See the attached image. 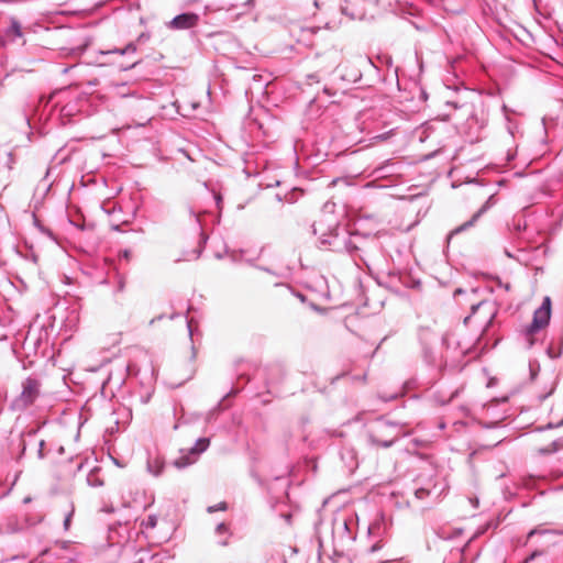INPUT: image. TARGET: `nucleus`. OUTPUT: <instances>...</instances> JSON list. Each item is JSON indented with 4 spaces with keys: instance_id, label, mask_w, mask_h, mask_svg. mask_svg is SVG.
<instances>
[{
    "instance_id": "nucleus-1",
    "label": "nucleus",
    "mask_w": 563,
    "mask_h": 563,
    "mask_svg": "<svg viewBox=\"0 0 563 563\" xmlns=\"http://www.w3.org/2000/svg\"><path fill=\"white\" fill-rule=\"evenodd\" d=\"M409 433L406 423L387 420L384 417L373 421L367 429L371 444L384 449L390 448L400 438L407 437Z\"/></svg>"
},
{
    "instance_id": "nucleus-2",
    "label": "nucleus",
    "mask_w": 563,
    "mask_h": 563,
    "mask_svg": "<svg viewBox=\"0 0 563 563\" xmlns=\"http://www.w3.org/2000/svg\"><path fill=\"white\" fill-rule=\"evenodd\" d=\"M377 244L374 238L353 233L345 240L344 247L355 262L360 260L368 266L369 253L377 249Z\"/></svg>"
},
{
    "instance_id": "nucleus-3",
    "label": "nucleus",
    "mask_w": 563,
    "mask_h": 563,
    "mask_svg": "<svg viewBox=\"0 0 563 563\" xmlns=\"http://www.w3.org/2000/svg\"><path fill=\"white\" fill-rule=\"evenodd\" d=\"M355 520L352 516H338L333 519L332 537L334 543L344 549L350 545L356 538L354 530Z\"/></svg>"
},
{
    "instance_id": "nucleus-4",
    "label": "nucleus",
    "mask_w": 563,
    "mask_h": 563,
    "mask_svg": "<svg viewBox=\"0 0 563 563\" xmlns=\"http://www.w3.org/2000/svg\"><path fill=\"white\" fill-rule=\"evenodd\" d=\"M41 382L34 377H27L22 383L21 394L11 402L12 410L23 411L34 404L41 393Z\"/></svg>"
},
{
    "instance_id": "nucleus-5",
    "label": "nucleus",
    "mask_w": 563,
    "mask_h": 563,
    "mask_svg": "<svg viewBox=\"0 0 563 563\" xmlns=\"http://www.w3.org/2000/svg\"><path fill=\"white\" fill-rule=\"evenodd\" d=\"M551 318V299L545 297L541 306L534 311L532 322L526 329L527 338H530L533 333L538 332L542 328L549 324ZM529 340V347L533 344V341Z\"/></svg>"
},
{
    "instance_id": "nucleus-6",
    "label": "nucleus",
    "mask_w": 563,
    "mask_h": 563,
    "mask_svg": "<svg viewBox=\"0 0 563 563\" xmlns=\"http://www.w3.org/2000/svg\"><path fill=\"white\" fill-rule=\"evenodd\" d=\"M444 489L443 485H438L430 479L424 486L416 488L415 499L419 501L426 500L429 507L439 503Z\"/></svg>"
},
{
    "instance_id": "nucleus-7",
    "label": "nucleus",
    "mask_w": 563,
    "mask_h": 563,
    "mask_svg": "<svg viewBox=\"0 0 563 563\" xmlns=\"http://www.w3.org/2000/svg\"><path fill=\"white\" fill-rule=\"evenodd\" d=\"M209 439L208 438H199L195 445L190 449L189 454L190 455H183L174 461V465L177 468H184L190 464H192L196 461V457L205 452L209 446Z\"/></svg>"
},
{
    "instance_id": "nucleus-8",
    "label": "nucleus",
    "mask_w": 563,
    "mask_h": 563,
    "mask_svg": "<svg viewBox=\"0 0 563 563\" xmlns=\"http://www.w3.org/2000/svg\"><path fill=\"white\" fill-rule=\"evenodd\" d=\"M199 15L192 12L181 13L172 19L168 26L174 30H187L196 26Z\"/></svg>"
},
{
    "instance_id": "nucleus-9",
    "label": "nucleus",
    "mask_w": 563,
    "mask_h": 563,
    "mask_svg": "<svg viewBox=\"0 0 563 563\" xmlns=\"http://www.w3.org/2000/svg\"><path fill=\"white\" fill-rule=\"evenodd\" d=\"M390 522L384 514H378L373 522L368 526V533L375 538L387 534Z\"/></svg>"
},
{
    "instance_id": "nucleus-10",
    "label": "nucleus",
    "mask_w": 563,
    "mask_h": 563,
    "mask_svg": "<svg viewBox=\"0 0 563 563\" xmlns=\"http://www.w3.org/2000/svg\"><path fill=\"white\" fill-rule=\"evenodd\" d=\"M493 205H495V197L492 195L486 202L482 206V208L471 218V220L464 222L460 227L455 228L451 233L450 236L457 234L460 232H463L471 227L474 225V223L478 220V218L486 212Z\"/></svg>"
},
{
    "instance_id": "nucleus-11",
    "label": "nucleus",
    "mask_w": 563,
    "mask_h": 563,
    "mask_svg": "<svg viewBox=\"0 0 563 563\" xmlns=\"http://www.w3.org/2000/svg\"><path fill=\"white\" fill-rule=\"evenodd\" d=\"M313 233L320 234L319 241L322 245H332V240L336 238L335 229H331L329 233H325L323 230V224L321 222L314 223L312 225Z\"/></svg>"
},
{
    "instance_id": "nucleus-12",
    "label": "nucleus",
    "mask_w": 563,
    "mask_h": 563,
    "mask_svg": "<svg viewBox=\"0 0 563 563\" xmlns=\"http://www.w3.org/2000/svg\"><path fill=\"white\" fill-rule=\"evenodd\" d=\"M164 467H165V463L161 456L150 455L147 457L146 468H147L148 473H151L152 475L159 476L163 473Z\"/></svg>"
},
{
    "instance_id": "nucleus-13",
    "label": "nucleus",
    "mask_w": 563,
    "mask_h": 563,
    "mask_svg": "<svg viewBox=\"0 0 563 563\" xmlns=\"http://www.w3.org/2000/svg\"><path fill=\"white\" fill-rule=\"evenodd\" d=\"M38 431V428L37 429H29L26 431H23L21 433V442H20V453L18 455V460L22 459L24 455H25V452H26V439L30 438H34L36 435Z\"/></svg>"
},
{
    "instance_id": "nucleus-14",
    "label": "nucleus",
    "mask_w": 563,
    "mask_h": 563,
    "mask_svg": "<svg viewBox=\"0 0 563 563\" xmlns=\"http://www.w3.org/2000/svg\"><path fill=\"white\" fill-rule=\"evenodd\" d=\"M136 45L134 43H129L123 48H114V49H108V51H100V55H110V54H119V55H126V54H134L136 53Z\"/></svg>"
},
{
    "instance_id": "nucleus-15",
    "label": "nucleus",
    "mask_w": 563,
    "mask_h": 563,
    "mask_svg": "<svg viewBox=\"0 0 563 563\" xmlns=\"http://www.w3.org/2000/svg\"><path fill=\"white\" fill-rule=\"evenodd\" d=\"M561 532L555 529H548L543 526H538L531 529L527 534V541L531 540L536 536H548V534H560Z\"/></svg>"
},
{
    "instance_id": "nucleus-16",
    "label": "nucleus",
    "mask_w": 563,
    "mask_h": 563,
    "mask_svg": "<svg viewBox=\"0 0 563 563\" xmlns=\"http://www.w3.org/2000/svg\"><path fill=\"white\" fill-rule=\"evenodd\" d=\"M8 35H14L15 37L22 36V26L15 18L10 19V25L7 29Z\"/></svg>"
},
{
    "instance_id": "nucleus-17",
    "label": "nucleus",
    "mask_w": 563,
    "mask_h": 563,
    "mask_svg": "<svg viewBox=\"0 0 563 563\" xmlns=\"http://www.w3.org/2000/svg\"><path fill=\"white\" fill-rule=\"evenodd\" d=\"M560 448H561L560 442L553 441L550 444H548L547 446L540 448L539 453L542 455L552 454V453L558 452L560 450Z\"/></svg>"
},
{
    "instance_id": "nucleus-18",
    "label": "nucleus",
    "mask_w": 563,
    "mask_h": 563,
    "mask_svg": "<svg viewBox=\"0 0 563 563\" xmlns=\"http://www.w3.org/2000/svg\"><path fill=\"white\" fill-rule=\"evenodd\" d=\"M87 483L91 487H99L103 485L102 479H100L96 472H90L87 476Z\"/></svg>"
},
{
    "instance_id": "nucleus-19",
    "label": "nucleus",
    "mask_w": 563,
    "mask_h": 563,
    "mask_svg": "<svg viewBox=\"0 0 563 563\" xmlns=\"http://www.w3.org/2000/svg\"><path fill=\"white\" fill-rule=\"evenodd\" d=\"M157 516L156 515H150L143 522L142 527L145 529H154L157 526Z\"/></svg>"
},
{
    "instance_id": "nucleus-20",
    "label": "nucleus",
    "mask_w": 563,
    "mask_h": 563,
    "mask_svg": "<svg viewBox=\"0 0 563 563\" xmlns=\"http://www.w3.org/2000/svg\"><path fill=\"white\" fill-rule=\"evenodd\" d=\"M227 508H228L227 503L221 501V503H219V504H217V505L209 506V507L207 508V511H208L209 514H213V512H216V511H224V510H227Z\"/></svg>"
},
{
    "instance_id": "nucleus-21",
    "label": "nucleus",
    "mask_w": 563,
    "mask_h": 563,
    "mask_svg": "<svg viewBox=\"0 0 563 563\" xmlns=\"http://www.w3.org/2000/svg\"><path fill=\"white\" fill-rule=\"evenodd\" d=\"M46 442L44 440H41L38 442V449H37V459L43 460L46 457L47 452L45 451Z\"/></svg>"
},
{
    "instance_id": "nucleus-22",
    "label": "nucleus",
    "mask_w": 563,
    "mask_h": 563,
    "mask_svg": "<svg viewBox=\"0 0 563 563\" xmlns=\"http://www.w3.org/2000/svg\"><path fill=\"white\" fill-rule=\"evenodd\" d=\"M216 534H217V536H222V534H227V536H229V534H230L229 527H228L224 522H220V523L216 527Z\"/></svg>"
},
{
    "instance_id": "nucleus-23",
    "label": "nucleus",
    "mask_w": 563,
    "mask_h": 563,
    "mask_svg": "<svg viewBox=\"0 0 563 563\" xmlns=\"http://www.w3.org/2000/svg\"><path fill=\"white\" fill-rule=\"evenodd\" d=\"M544 554L543 550H534L529 556H527L521 563H530L534 559L542 556Z\"/></svg>"
},
{
    "instance_id": "nucleus-24",
    "label": "nucleus",
    "mask_w": 563,
    "mask_h": 563,
    "mask_svg": "<svg viewBox=\"0 0 563 563\" xmlns=\"http://www.w3.org/2000/svg\"><path fill=\"white\" fill-rule=\"evenodd\" d=\"M125 88H126L125 84L117 85L115 86L117 95L122 96V97L131 95L130 92H125Z\"/></svg>"
},
{
    "instance_id": "nucleus-25",
    "label": "nucleus",
    "mask_w": 563,
    "mask_h": 563,
    "mask_svg": "<svg viewBox=\"0 0 563 563\" xmlns=\"http://www.w3.org/2000/svg\"><path fill=\"white\" fill-rule=\"evenodd\" d=\"M73 515H74V508H71V510L66 515V517L64 519V528H65V530L69 529Z\"/></svg>"
},
{
    "instance_id": "nucleus-26",
    "label": "nucleus",
    "mask_w": 563,
    "mask_h": 563,
    "mask_svg": "<svg viewBox=\"0 0 563 563\" xmlns=\"http://www.w3.org/2000/svg\"><path fill=\"white\" fill-rule=\"evenodd\" d=\"M341 11H342V13H343V14H345V15L350 16L351 19H356V18H358V15H356L355 13L350 12V11H349V9H347V7H341Z\"/></svg>"
},
{
    "instance_id": "nucleus-27",
    "label": "nucleus",
    "mask_w": 563,
    "mask_h": 563,
    "mask_svg": "<svg viewBox=\"0 0 563 563\" xmlns=\"http://www.w3.org/2000/svg\"><path fill=\"white\" fill-rule=\"evenodd\" d=\"M124 287H125V280L123 277L120 276L119 280H118L117 291H123Z\"/></svg>"
},
{
    "instance_id": "nucleus-28",
    "label": "nucleus",
    "mask_w": 563,
    "mask_h": 563,
    "mask_svg": "<svg viewBox=\"0 0 563 563\" xmlns=\"http://www.w3.org/2000/svg\"><path fill=\"white\" fill-rule=\"evenodd\" d=\"M201 254V250L197 249V250H194L190 254L189 257H187V260H197Z\"/></svg>"
},
{
    "instance_id": "nucleus-29",
    "label": "nucleus",
    "mask_w": 563,
    "mask_h": 563,
    "mask_svg": "<svg viewBox=\"0 0 563 563\" xmlns=\"http://www.w3.org/2000/svg\"><path fill=\"white\" fill-rule=\"evenodd\" d=\"M379 398L383 400V401H390V400H394L397 398V394H393V395H389V396H380L379 395Z\"/></svg>"
},
{
    "instance_id": "nucleus-30",
    "label": "nucleus",
    "mask_w": 563,
    "mask_h": 563,
    "mask_svg": "<svg viewBox=\"0 0 563 563\" xmlns=\"http://www.w3.org/2000/svg\"><path fill=\"white\" fill-rule=\"evenodd\" d=\"M483 305H485V302H484V301H481V302H478V303H476V305H473V306H472V313H473V314H474V313H476V311H477V310L479 309V307H482Z\"/></svg>"
},
{
    "instance_id": "nucleus-31",
    "label": "nucleus",
    "mask_w": 563,
    "mask_h": 563,
    "mask_svg": "<svg viewBox=\"0 0 563 563\" xmlns=\"http://www.w3.org/2000/svg\"><path fill=\"white\" fill-rule=\"evenodd\" d=\"M561 426H563V419H562V420H560V421H559L558 423H555V424H553V423H549V424L547 426V429L559 428V427H561Z\"/></svg>"
},
{
    "instance_id": "nucleus-32",
    "label": "nucleus",
    "mask_w": 563,
    "mask_h": 563,
    "mask_svg": "<svg viewBox=\"0 0 563 563\" xmlns=\"http://www.w3.org/2000/svg\"><path fill=\"white\" fill-rule=\"evenodd\" d=\"M56 452L58 455H63L65 453V449L63 445H59L57 449H56Z\"/></svg>"
},
{
    "instance_id": "nucleus-33",
    "label": "nucleus",
    "mask_w": 563,
    "mask_h": 563,
    "mask_svg": "<svg viewBox=\"0 0 563 563\" xmlns=\"http://www.w3.org/2000/svg\"><path fill=\"white\" fill-rule=\"evenodd\" d=\"M137 64H139V62H134V63H132V64H130V65H128V66L123 67V69H124V70L131 69V68L135 67Z\"/></svg>"
},
{
    "instance_id": "nucleus-34",
    "label": "nucleus",
    "mask_w": 563,
    "mask_h": 563,
    "mask_svg": "<svg viewBox=\"0 0 563 563\" xmlns=\"http://www.w3.org/2000/svg\"><path fill=\"white\" fill-rule=\"evenodd\" d=\"M460 410L463 412L464 416H468V409L465 406H461Z\"/></svg>"
},
{
    "instance_id": "nucleus-35",
    "label": "nucleus",
    "mask_w": 563,
    "mask_h": 563,
    "mask_svg": "<svg viewBox=\"0 0 563 563\" xmlns=\"http://www.w3.org/2000/svg\"><path fill=\"white\" fill-rule=\"evenodd\" d=\"M228 543H229V542H228V538L222 539V540H219V544H220V545H222V547L228 545Z\"/></svg>"
},
{
    "instance_id": "nucleus-36",
    "label": "nucleus",
    "mask_w": 563,
    "mask_h": 563,
    "mask_svg": "<svg viewBox=\"0 0 563 563\" xmlns=\"http://www.w3.org/2000/svg\"><path fill=\"white\" fill-rule=\"evenodd\" d=\"M187 327H188V330H189V334L191 335V334H192V331H191V321H188V322H187Z\"/></svg>"
},
{
    "instance_id": "nucleus-37",
    "label": "nucleus",
    "mask_w": 563,
    "mask_h": 563,
    "mask_svg": "<svg viewBox=\"0 0 563 563\" xmlns=\"http://www.w3.org/2000/svg\"><path fill=\"white\" fill-rule=\"evenodd\" d=\"M500 286H503L506 290H509L510 289V285L509 284H505L503 285L501 283H499Z\"/></svg>"
},
{
    "instance_id": "nucleus-38",
    "label": "nucleus",
    "mask_w": 563,
    "mask_h": 563,
    "mask_svg": "<svg viewBox=\"0 0 563 563\" xmlns=\"http://www.w3.org/2000/svg\"><path fill=\"white\" fill-rule=\"evenodd\" d=\"M444 428H445V422H443V421H442V422H440V423H439V429L443 430Z\"/></svg>"
},
{
    "instance_id": "nucleus-39",
    "label": "nucleus",
    "mask_w": 563,
    "mask_h": 563,
    "mask_svg": "<svg viewBox=\"0 0 563 563\" xmlns=\"http://www.w3.org/2000/svg\"><path fill=\"white\" fill-rule=\"evenodd\" d=\"M456 395H457V390H455V391L451 395V397H450L449 401H450L451 399H453Z\"/></svg>"
},
{
    "instance_id": "nucleus-40",
    "label": "nucleus",
    "mask_w": 563,
    "mask_h": 563,
    "mask_svg": "<svg viewBox=\"0 0 563 563\" xmlns=\"http://www.w3.org/2000/svg\"><path fill=\"white\" fill-rule=\"evenodd\" d=\"M276 198L278 201H282V197L279 195H276Z\"/></svg>"
},
{
    "instance_id": "nucleus-41",
    "label": "nucleus",
    "mask_w": 563,
    "mask_h": 563,
    "mask_svg": "<svg viewBox=\"0 0 563 563\" xmlns=\"http://www.w3.org/2000/svg\"><path fill=\"white\" fill-rule=\"evenodd\" d=\"M2 532V529L0 528V533Z\"/></svg>"
}]
</instances>
